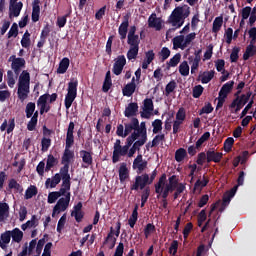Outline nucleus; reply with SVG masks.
Returning <instances> with one entry per match:
<instances>
[{
  "mask_svg": "<svg viewBox=\"0 0 256 256\" xmlns=\"http://www.w3.org/2000/svg\"><path fill=\"white\" fill-rule=\"evenodd\" d=\"M147 143V128L145 127V123H141V128L135 132H133L127 139L126 144L124 146L121 145V140L117 139L113 146V155L112 162L119 163L122 157L131 158L141 147L143 144Z\"/></svg>",
  "mask_w": 256,
  "mask_h": 256,
  "instance_id": "nucleus-1",
  "label": "nucleus"
},
{
  "mask_svg": "<svg viewBox=\"0 0 256 256\" xmlns=\"http://www.w3.org/2000/svg\"><path fill=\"white\" fill-rule=\"evenodd\" d=\"M179 178L176 175H172L167 180V175L163 174L158 183L155 185V191L158 195H161L163 199L169 197V193L175 191Z\"/></svg>",
  "mask_w": 256,
  "mask_h": 256,
  "instance_id": "nucleus-2",
  "label": "nucleus"
},
{
  "mask_svg": "<svg viewBox=\"0 0 256 256\" xmlns=\"http://www.w3.org/2000/svg\"><path fill=\"white\" fill-rule=\"evenodd\" d=\"M191 15V10L187 5L176 7L168 18V24L175 29H181L185 19Z\"/></svg>",
  "mask_w": 256,
  "mask_h": 256,
  "instance_id": "nucleus-3",
  "label": "nucleus"
},
{
  "mask_svg": "<svg viewBox=\"0 0 256 256\" xmlns=\"http://www.w3.org/2000/svg\"><path fill=\"white\" fill-rule=\"evenodd\" d=\"M31 93V74L27 70H23L18 76L17 95L18 99L23 103Z\"/></svg>",
  "mask_w": 256,
  "mask_h": 256,
  "instance_id": "nucleus-4",
  "label": "nucleus"
},
{
  "mask_svg": "<svg viewBox=\"0 0 256 256\" xmlns=\"http://www.w3.org/2000/svg\"><path fill=\"white\" fill-rule=\"evenodd\" d=\"M195 37H197V34L195 32H192L186 36L179 35L172 39L173 43V49H181L182 51L187 49L188 45H191L193 41H195Z\"/></svg>",
  "mask_w": 256,
  "mask_h": 256,
  "instance_id": "nucleus-5",
  "label": "nucleus"
},
{
  "mask_svg": "<svg viewBox=\"0 0 256 256\" xmlns=\"http://www.w3.org/2000/svg\"><path fill=\"white\" fill-rule=\"evenodd\" d=\"M79 86V81L77 78H72L68 83L67 94L65 96V107L66 109H71L73 101L77 99V87Z\"/></svg>",
  "mask_w": 256,
  "mask_h": 256,
  "instance_id": "nucleus-6",
  "label": "nucleus"
},
{
  "mask_svg": "<svg viewBox=\"0 0 256 256\" xmlns=\"http://www.w3.org/2000/svg\"><path fill=\"white\" fill-rule=\"evenodd\" d=\"M62 177V186L58 193L60 197H69L71 199V176L67 173H60Z\"/></svg>",
  "mask_w": 256,
  "mask_h": 256,
  "instance_id": "nucleus-7",
  "label": "nucleus"
},
{
  "mask_svg": "<svg viewBox=\"0 0 256 256\" xmlns=\"http://www.w3.org/2000/svg\"><path fill=\"white\" fill-rule=\"evenodd\" d=\"M69 203H71V198L62 197L60 198L52 210V217H57L60 213H63L69 209Z\"/></svg>",
  "mask_w": 256,
  "mask_h": 256,
  "instance_id": "nucleus-8",
  "label": "nucleus"
},
{
  "mask_svg": "<svg viewBox=\"0 0 256 256\" xmlns=\"http://www.w3.org/2000/svg\"><path fill=\"white\" fill-rule=\"evenodd\" d=\"M75 157V153L70 150V148H65L63 156H62V165H64L60 169V173L69 174V164L71 160Z\"/></svg>",
  "mask_w": 256,
  "mask_h": 256,
  "instance_id": "nucleus-9",
  "label": "nucleus"
},
{
  "mask_svg": "<svg viewBox=\"0 0 256 256\" xmlns=\"http://www.w3.org/2000/svg\"><path fill=\"white\" fill-rule=\"evenodd\" d=\"M146 185H151L149 183V174H142L135 178V183L131 186V190L138 191L139 189H145Z\"/></svg>",
  "mask_w": 256,
  "mask_h": 256,
  "instance_id": "nucleus-10",
  "label": "nucleus"
},
{
  "mask_svg": "<svg viewBox=\"0 0 256 256\" xmlns=\"http://www.w3.org/2000/svg\"><path fill=\"white\" fill-rule=\"evenodd\" d=\"M114 61L115 62L112 71L114 75H121V73H123V67L127 65V58H125L124 55H120Z\"/></svg>",
  "mask_w": 256,
  "mask_h": 256,
  "instance_id": "nucleus-11",
  "label": "nucleus"
},
{
  "mask_svg": "<svg viewBox=\"0 0 256 256\" xmlns=\"http://www.w3.org/2000/svg\"><path fill=\"white\" fill-rule=\"evenodd\" d=\"M137 28L135 26H131L128 32V45L130 47L139 48V43H141V39H139V35L135 34Z\"/></svg>",
  "mask_w": 256,
  "mask_h": 256,
  "instance_id": "nucleus-12",
  "label": "nucleus"
},
{
  "mask_svg": "<svg viewBox=\"0 0 256 256\" xmlns=\"http://www.w3.org/2000/svg\"><path fill=\"white\" fill-rule=\"evenodd\" d=\"M153 100L151 98H146L143 102L141 117H144V119H149L151 115H153Z\"/></svg>",
  "mask_w": 256,
  "mask_h": 256,
  "instance_id": "nucleus-13",
  "label": "nucleus"
},
{
  "mask_svg": "<svg viewBox=\"0 0 256 256\" xmlns=\"http://www.w3.org/2000/svg\"><path fill=\"white\" fill-rule=\"evenodd\" d=\"M9 61L12 62L11 69L14 70V73L16 75H19V73H21V70L23 69V67H25V59L11 56L9 58Z\"/></svg>",
  "mask_w": 256,
  "mask_h": 256,
  "instance_id": "nucleus-14",
  "label": "nucleus"
},
{
  "mask_svg": "<svg viewBox=\"0 0 256 256\" xmlns=\"http://www.w3.org/2000/svg\"><path fill=\"white\" fill-rule=\"evenodd\" d=\"M148 26L155 31H161L163 29V19L157 17V14L153 13L148 18Z\"/></svg>",
  "mask_w": 256,
  "mask_h": 256,
  "instance_id": "nucleus-15",
  "label": "nucleus"
},
{
  "mask_svg": "<svg viewBox=\"0 0 256 256\" xmlns=\"http://www.w3.org/2000/svg\"><path fill=\"white\" fill-rule=\"evenodd\" d=\"M23 9V2H9V18L19 17Z\"/></svg>",
  "mask_w": 256,
  "mask_h": 256,
  "instance_id": "nucleus-16",
  "label": "nucleus"
},
{
  "mask_svg": "<svg viewBox=\"0 0 256 256\" xmlns=\"http://www.w3.org/2000/svg\"><path fill=\"white\" fill-rule=\"evenodd\" d=\"M132 167L137 173H143L147 169V162L143 160V155L140 154L134 159Z\"/></svg>",
  "mask_w": 256,
  "mask_h": 256,
  "instance_id": "nucleus-17",
  "label": "nucleus"
},
{
  "mask_svg": "<svg viewBox=\"0 0 256 256\" xmlns=\"http://www.w3.org/2000/svg\"><path fill=\"white\" fill-rule=\"evenodd\" d=\"M75 130V123L70 122L67 134H66V146L65 149H71L73 147V143H75V137L73 136V131Z\"/></svg>",
  "mask_w": 256,
  "mask_h": 256,
  "instance_id": "nucleus-18",
  "label": "nucleus"
},
{
  "mask_svg": "<svg viewBox=\"0 0 256 256\" xmlns=\"http://www.w3.org/2000/svg\"><path fill=\"white\" fill-rule=\"evenodd\" d=\"M61 178L63 179V176H61V173L55 174L52 178H48L45 181V187L46 189H55L61 183Z\"/></svg>",
  "mask_w": 256,
  "mask_h": 256,
  "instance_id": "nucleus-19",
  "label": "nucleus"
},
{
  "mask_svg": "<svg viewBox=\"0 0 256 256\" xmlns=\"http://www.w3.org/2000/svg\"><path fill=\"white\" fill-rule=\"evenodd\" d=\"M41 15V1L34 0L32 3V21L37 23L39 16Z\"/></svg>",
  "mask_w": 256,
  "mask_h": 256,
  "instance_id": "nucleus-20",
  "label": "nucleus"
},
{
  "mask_svg": "<svg viewBox=\"0 0 256 256\" xmlns=\"http://www.w3.org/2000/svg\"><path fill=\"white\" fill-rule=\"evenodd\" d=\"M221 159H223V153L215 152L213 149L207 151V163H211V161L219 163Z\"/></svg>",
  "mask_w": 256,
  "mask_h": 256,
  "instance_id": "nucleus-21",
  "label": "nucleus"
},
{
  "mask_svg": "<svg viewBox=\"0 0 256 256\" xmlns=\"http://www.w3.org/2000/svg\"><path fill=\"white\" fill-rule=\"evenodd\" d=\"M139 129H141V124L139 126V120L133 118L132 121L128 124H125V134H126V137L127 135H129V133H131L132 131H139Z\"/></svg>",
  "mask_w": 256,
  "mask_h": 256,
  "instance_id": "nucleus-22",
  "label": "nucleus"
},
{
  "mask_svg": "<svg viewBox=\"0 0 256 256\" xmlns=\"http://www.w3.org/2000/svg\"><path fill=\"white\" fill-rule=\"evenodd\" d=\"M37 105L40 107V115H43V113H49V109H51L49 104H47V96H40L37 101Z\"/></svg>",
  "mask_w": 256,
  "mask_h": 256,
  "instance_id": "nucleus-23",
  "label": "nucleus"
},
{
  "mask_svg": "<svg viewBox=\"0 0 256 256\" xmlns=\"http://www.w3.org/2000/svg\"><path fill=\"white\" fill-rule=\"evenodd\" d=\"M137 86L135 85V77L132 78L131 83H128L122 90V93L125 97H131L135 93V89Z\"/></svg>",
  "mask_w": 256,
  "mask_h": 256,
  "instance_id": "nucleus-24",
  "label": "nucleus"
},
{
  "mask_svg": "<svg viewBox=\"0 0 256 256\" xmlns=\"http://www.w3.org/2000/svg\"><path fill=\"white\" fill-rule=\"evenodd\" d=\"M39 225V219L37 216L33 215L31 220H28L25 224L21 225L22 231H27V229H35Z\"/></svg>",
  "mask_w": 256,
  "mask_h": 256,
  "instance_id": "nucleus-25",
  "label": "nucleus"
},
{
  "mask_svg": "<svg viewBox=\"0 0 256 256\" xmlns=\"http://www.w3.org/2000/svg\"><path fill=\"white\" fill-rule=\"evenodd\" d=\"M128 29H129V18H125L124 21L121 23V25L118 28V33L120 35L121 40L127 38Z\"/></svg>",
  "mask_w": 256,
  "mask_h": 256,
  "instance_id": "nucleus-26",
  "label": "nucleus"
},
{
  "mask_svg": "<svg viewBox=\"0 0 256 256\" xmlns=\"http://www.w3.org/2000/svg\"><path fill=\"white\" fill-rule=\"evenodd\" d=\"M188 60L191 67V74L195 75V73H197V70L199 69V63H201V57H199L198 55H196L194 58L193 56H190Z\"/></svg>",
  "mask_w": 256,
  "mask_h": 256,
  "instance_id": "nucleus-27",
  "label": "nucleus"
},
{
  "mask_svg": "<svg viewBox=\"0 0 256 256\" xmlns=\"http://www.w3.org/2000/svg\"><path fill=\"white\" fill-rule=\"evenodd\" d=\"M119 179H120L121 183H123V181L129 179V168H127V163H125V162L120 164Z\"/></svg>",
  "mask_w": 256,
  "mask_h": 256,
  "instance_id": "nucleus-28",
  "label": "nucleus"
},
{
  "mask_svg": "<svg viewBox=\"0 0 256 256\" xmlns=\"http://www.w3.org/2000/svg\"><path fill=\"white\" fill-rule=\"evenodd\" d=\"M237 187L234 186L230 191L226 192L223 197V207H227L229 203H231V199L235 197V194L237 193Z\"/></svg>",
  "mask_w": 256,
  "mask_h": 256,
  "instance_id": "nucleus-29",
  "label": "nucleus"
},
{
  "mask_svg": "<svg viewBox=\"0 0 256 256\" xmlns=\"http://www.w3.org/2000/svg\"><path fill=\"white\" fill-rule=\"evenodd\" d=\"M11 243V231H5L0 236L1 249H7V245Z\"/></svg>",
  "mask_w": 256,
  "mask_h": 256,
  "instance_id": "nucleus-30",
  "label": "nucleus"
},
{
  "mask_svg": "<svg viewBox=\"0 0 256 256\" xmlns=\"http://www.w3.org/2000/svg\"><path fill=\"white\" fill-rule=\"evenodd\" d=\"M9 217V204L0 202V223Z\"/></svg>",
  "mask_w": 256,
  "mask_h": 256,
  "instance_id": "nucleus-31",
  "label": "nucleus"
},
{
  "mask_svg": "<svg viewBox=\"0 0 256 256\" xmlns=\"http://www.w3.org/2000/svg\"><path fill=\"white\" fill-rule=\"evenodd\" d=\"M215 77V72L213 70L204 71L202 74L199 75V79L201 83L207 84Z\"/></svg>",
  "mask_w": 256,
  "mask_h": 256,
  "instance_id": "nucleus-32",
  "label": "nucleus"
},
{
  "mask_svg": "<svg viewBox=\"0 0 256 256\" xmlns=\"http://www.w3.org/2000/svg\"><path fill=\"white\" fill-rule=\"evenodd\" d=\"M251 13H253V10L251 9V7L246 6L241 10V21H240V27H243V25H245V21H247V19H249Z\"/></svg>",
  "mask_w": 256,
  "mask_h": 256,
  "instance_id": "nucleus-33",
  "label": "nucleus"
},
{
  "mask_svg": "<svg viewBox=\"0 0 256 256\" xmlns=\"http://www.w3.org/2000/svg\"><path fill=\"white\" fill-rule=\"evenodd\" d=\"M69 63H70L69 58L67 57L63 58L59 63L57 73H59L60 75L67 73V70L69 69Z\"/></svg>",
  "mask_w": 256,
  "mask_h": 256,
  "instance_id": "nucleus-34",
  "label": "nucleus"
},
{
  "mask_svg": "<svg viewBox=\"0 0 256 256\" xmlns=\"http://www.w3.org/2000/svg\"><path fill=\"white\" fill-rule=\"evenodd\" d=\"M12 241L14 243H20L23 241V231H21L19 228H15L12 231H10Z\"/></svg>",
  "mask_w": 256,
  "mask_h": 256,
  "instance_id": "nucleus-35",
  "label": "nucleus"
},
{
  "mask_svg": "<svg viewBox=\"0 0 256 256\" xmlns=\"http://www.w3.org/2000/svg\"><path fill=\"white\" fill-rule=\"evenodd\" d=\"M80 157L82 158L83 163L86 165L85 167H89V165L93 163V157L91 156V153L88 151H80Z\"/></svg>",
  "mask_w": 256,
  "mask_h": 256,
  "instance_id": "nucleus-36",
  "label": "nucleus"
},
{
  "mask_svg": "<svg viewBox=\"0 0 256 256\" xmlns=\"http://www.w3.org/2000/svg\"><path fill=\"white\" fill-rule=\"evenodd\" d=\"M255 53H256V46L254 45V43L250 42V45L247 46L246 51L243 55L244 61H247L250 57H253Z\"/></svg>",
  "mask_w": 256,
  "mask_h": 256,
  "instance_id": "nucleus-37",
  "label": "nucleus"
},
{
  "mask_svg": "<svg viewBox=\"0 0 256 256\" xmlns=\"http://www.w3.org/2000/svg\"><path fill=\"white\" fill-rule=\"evenodd\" d=\"M207 183H209V178L203 176L202 179H198L194 185V190L200 192L203 187H207Z\"/></svg>",
  "mask_w": 256,
  "mask_h": 256,
  "instance_id": "nucleus-38",
  "label": "nucleus"
},
{
  "mask_svg": "<svg viewBox=\"0 0 256 256\" xmlns=\"http://www.w3.org/2000/svg\"><path fill=\"white\" fill-rule=\"evenodd\" d=\"M227 95H229V92H225L224 90L220 89L216 109H221V107H223L225 100L227 99Z\"/></svg>",
  "mask_w": 256,
  "mask_h": 256,
  "instance_id": "nucleus-39",
  "label": "nucleus"
},
{
  "mask_svg": "<svg viewBox=\"0 0 256 256\" xmlns=\"http://www.w3.org/2000/svg\"><path fill=\"white\" fill-rule=\"evenodd\" d=\"M138 109H139V106L137 105V103H130L125 110V116L133 117V115L137 113Z\"/></svg>",
  "mask_w": 256,
  "mask_h": 256,
  "instance_id": "nucleus-40",
  "label": "nucleus"
},
{
  "mask_svg": "<svg viewBox=\"0 0 256 256\" xmlns=\"http://www.w3.org/2000/svg\"><path fill=\"white\" fill-rule=\"evenodd\" d=\"M223 27V17H216L213 21L212 33H219Z\"/></svg>",
  "mask_w": 256,
  "mask_h": 256,
  "instance_id": "nucleus-41",
  "label": "nucleus"
},
{
  "mask_svg": "<svg viewBox=\"0 0 256 256\" xmlns=\"http://www.w3.org/2000/svg\"><path fill=\"white\" fill-rule=\"evenodd\" d=\"M230 113H239L241 109H243V106L239 100L234 99L232 103L229 105Z\"/></svg>",
  "mask_w": 256,
  "mask_h": 256,
  "instance_id": "nucleus-42",
  "label": "nucleus"
},
{
  "mask_svg": "<svg viewBox=\"0 0 256 256\" xmlns=\"http://www.w3.org/2000/svg\"><path fill=\"white\" fill-rule=\"evenodd\" d=\"M9 189H13L16 193H23V186L17 183V180L10 179L8 183Z\"/></svg>",
  "mask_w": 256,
  "mask_h": 256,
  "instance_id": "nucleus-43",
  "label": "nucleus"
},
{
  "mask_svg": "<svg viewBox=\"0 0 256 256\" xmlns=\"http://www.w3.org/2000/svg\"><path fill=\"white\" fill-rule=\"evenodd\" d=\"M189 63L187 61H183L182 63H180L179 65V73L180 75H182V77H188L189 75Z\"/></svg>",
  "mask_w": 256,
  "mask_h": 256,
  "instance_id": "nucleus-44",
  "label": "nucleus"
},
{
  "mask_svg": "<svg viewBox=\"0 0 256 256\" xmlns=\"http://www.w3.org/2000/svg\"><path fill=\"white\" fill-rule=\"evenodd\" d=\"M185 157H187V150H185L184 148L176 150L175 160L177 161V163H182V161L185 160Z\"/></svg>",
  "mask_w": 256,
  "mask_h": 256,
  "instance_id": "nucleus-45",
  "label": "nucleus"
},
{
  "mask_svg": "<svg viewBox=\"0 0 256 256\" xmlns=\"http://www.w3.org/2000/svg\"><path fill=\"white\" fill-rule=\"evenodd\" d=\"M39 117V112L36 111L31 120L28 122V125H27V129L28 131H33L35 129V127L37 126V118Z\"/></svg>",
  "mask_w": 256,
  "mask_h": 256,
  "instance_id": "nucleus-46",
  "label": "nucleus"
},
{
  "mask_svg": "<svg viewBox=\"0 0 256 256\" xmlns=\"http://www.w3.org/2000/svg\"><path fill=\"white\" fill-rule=\"evenodd\" d=\"M181 61V55L179 53L175 54L169 62H167V67L171 68V67H177V65H179Z\"/></svg>",
  "mask_w": 256,
  "mask_h": 256,
  "instance_id": "nucleus-47",
  "label": "nucleus"
},
{
  "mask_svg": "<svg viewBox=\"0 0 256 256\" xmlns=\"http://www.w3.org/2000/svg\"><path fill=\"white\" fill-rule=\"evenodd\" d=\"M35 195H37V187L32 185L26 189L24 197L25 199H33Z\"/></svg>",
  "mask_w": 256,
  "mask_h": 256,
  "instance_id": "nucleus-48",
  "label": "nucleus"
},
{
  "mask_svg": "<svg viewBox=\"0 0 256 256\" xmlns=\"http://www.w3.org/2000/svg\"><path fill=\"white\" fill-rule=\"evenodd\" d=\"M177 88V83L173 80L170 81L165 88V96L169 97V95H171V93H173L175 91V89Z\"/></svg>",
  "mask_w": 256,
  "mask_h": 256,
  "instance_id": "nucleus-49",
  "label": "nucleus"
},
{
  "mask_svg": "<svg viewBox=\"0 0 256 256\" xmlns=\"http://www.w3.org/2000/svg\"><path fill=\"white\" fill-rule=\"evenodd\" d=\"M137 55H139V48L130 46V49L127 52V59H129V61L137 59Z\"/></svg>",
  "mask_w": 256,
  "mask_h": 256,
  "instance_id": "nucleus-50",
  "label": "nucleus"
},
{
  "mask_svg": "<svg viewBox=\"0 0 256 256\" xmlns=\"http://www.w3.org/2000/svg\"><path fill=\"white\" fill-rule=\"evenodd\" d=\"M25 113H26L27 119H31V117H33V113H35V103L29 102L26 105Z\"/></svg>",
  "mask_w": 256,
  "mask_h": 256,
  "instance_id": "nucleus-51",
  "label": "nucleus"
},
{
  "mask_svg": "<svg viewBox=\"0 0 256 256\" xmlns=\"http://www.w3.org/2000/svg\"><path fill=\"white\" fill-rule=\"evenodd\" d=\"M153 133L157 134L163 130V121L156 119L152 122Z\"/></svg>",
  "mask_w": 256,
  "mask_h": 256,
  "instance_id": "nucleus-52",
  "label": "nucleus"
},
{
  "mask_svg": "<svg viewBox=\"0 0 256 256\" xmlns=\"http://www.w3.org/2000/svg\"><path fill=\"white\" fill-rule=\"evenodd\" d=\"M7 83L11 89L15 87V83H16L15 74H13V71L11 70L7 72Z\"/></svg>",
  "mask_w": 256,
  "mask_h": 256,
  "instance_id": "nucleus-53",
  "label": "nucleus"
},
{
  "mask_svg": "<svg viewBox=\"0 0 256 256\" xmlns=\"http://www.w3.org/2000/svg\"><path fill=\"white\" fill-rule=\"evenodd\" d=\"M251 98V93L243 94L241 96L236 97L237 101L241 104L242 107H245Z\"/></svg>",
  "mask_w": 256,
  "mask_h": 256,
  "instance_id": "nucleus-54",
  "label": "nucleus"
},
{
  "mask_svg": "<svg viewBox=\"0 0 256 256\" xmlns=\"http://www.w3.org/2000/svg\"><path fill=\"white\" fill-rule=\"evenodd\" d=\"M65 223H67V214H63L58 221V224H57L58 233H61V231L65 229Z\"/></svg>",
  "mask_w": 256,
  "mask_h": 256,
  "instance_id": "nucleus-55",
  "label": "nucleus"
},
{
  "mask_svg": "<svg viewBox=\"0 0 256 256\" xmlns=\"http://www.w3.org/2000/svg\"><path fill=\"white\" fill-rule=\"evenodd\" d=\"M59 197H61V194L58 193V191L56 192H50L48 194V199H47V202L50 204V205H53V203H55L57 201V199H59Z\"/></svg>",
  "mask_w": 256,
  "mask_h": 256,
  "instance_id": "nucleus-56",
  "label": "nucleus"
},
{
  "mask_svg": "<svg viewBox=\"0 0 256 256\" xmlns=\"http://www.w3.org/2000/svg\"><path fill=\"white\" fill-rule=\"evenodd\" d=\"M224 39L228 45L233 41V28H227L224 33Z\"/></svg>",
  "mask_w": 256,
  "mask_h": 256,
  "instance_id": "nucleus-57",
  "label": "nucleus"
},
{
  "mask_svg": "<svg viewBox=\"0 0 256 256\" xmlns=\"http://www.w3.org/2000/svg\"><path fill=\"white\" fill-rule=\"evenodd\" d=\"M55 163H57V159L53 155H48L46 162V171H51L52 167H55Z\"/></svg>",
  "mask_w": 256,
  "mask_h": 256,
  "instance_id": "nucleus-58",
  "label": "nucleus"
},
{
  "mask_svg": "<svg viewBox=\"0 0 256 256\" xmlns=\"http://www.w3.org/2000/svg\"><path fill=\"white\" fill-rule=\"evenodd\" d=\"M30 37H31V34H29V32L24 33L22 40H21L22 47L27 48V47H29V45H31Z\"/></svg>",
  "mask_w": 256,
  "mask_h": 256,
  "instance_id": "nucleus-59",
  "label": "nucleus"
},
{
  "mask_svg": "<svg viewBox=\"0 0 256 256\" xmlns=\"http://www.w3.org/2000/svg\"><path fill=\"white\" fill-rule=\"evenodd\" d=\"M138 206H136L132 212L131 217L129 218V225L130 227L134 228L135 224L137 223V217H138V212H137Z\"/></svg>",
  "mask_w": 256,
  "mask_h": 256,
  "instance_id": "nucleus-60",
  "label": "nucleus"
},
{
  "mask_svg": "<svg viewBox=\"0 0 256 256\" xmlns=\"http://www.w3.org/2000/svg\"><path fill=\"white\" fill-rule=\"evenodd\" d=\"M210 137H211V133L205 132V133L199 138V140L196 142V149H199V147H201V145H203L204 142L207 141V139H209Z\"/></svg>",
  "mask_w": 256,
  "mask_h": 256,
  "instance_id": "nucleus-61",
  "label": "nucleus"
},
{
  "mask_svg": "<svg viewBox=\"0 0 256 256\" xmlns=\"http://www.w3.org/2000/svg\"><path fill=\"white\" fill-rule=\"evenodd\" d=\"M186 117H187V113L185 111V108H180L176 113V121H181L183 123Z\"/></svg>",
  "mask_w": 256,
  "mask_h": 256,
  "instance_id": "nucleus-62",
  "label": "nucleus"
},
{
  "mask_svg": "<svg viewBox=\"0 0 256 256\" xmlns=\"http://www.w3.org/2000/svg\"><path fill=\"white\" fill-rule=\"evenodd\" d=\"M163 141H165V134L156 135L152 140L151 147H157V145L163 143Z\"/></svg>",
  "mask_w": 256,
  "mask_h": 256,
  "instance_id": "nucleus-63",
  "label": "nucleus"
},
{
  "mask_svg": "<svg viewBox=\"0 0 256 256\" xmlns=\"http://www.w3.org/2000/svg\"><path fill=\"white\" fill-rule=\"evenodd\" d=\"M233 143H235V139L233 138H227L224 142V150L229 153L231 151V147H233Z\"/></svg>",
  "mask_w": 256,
  "mask_h": 256,
  "instance_id": "nucleus-64",
  "label": "nucleus"
}]
</instances>
